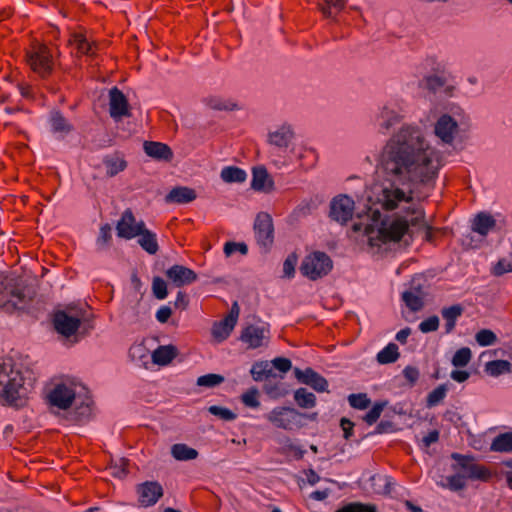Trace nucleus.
Listing matches in <instances>:
<instances>
[{
	"mask_svg": "<svg viewBox=\"0 0 512 512\" xmlns=\"http://www.w3.org/2000/svg\"><path fill=\"white\" fill-rule=\"evenodd\" d=\"M379 162L388 182L380 198L385 210L412 201V185L434 182L443 166L441 153L431 146L416 124H403L387 140Z\"/></svg>",
	"mask_w": 512,
	"mask_h": 512,
	"instance_id": "nucleus-1",
	"label": "nucleus"
},
{
	"mask_svg": "<svg viewBox=\"0 0 512 512\" xmlns=\"http://www.w3.org/2000/svg\"><path fill=\"white\" fill-rule=\"evenodd\" d=\"M30 371H21L12 358L0 359V403L20 407L24 405L28 387H31Z\"/></svg>",
	"mask_w": 512,
	"mask_h": 512,
	"instance_id": "nucleus-2",
	"label": "nucleus"
},
{
	"mask_svg": "<svg viewBox=\"0 0 512 512\" xmlns=\"http://www.w3.org/2000/svg\"><path fill=\"white\" fill-rule=\"evenodd\" d=\"M380 218L381 213L379 211H374L372 214V223L365 225L362 223H355L353 225V230L358 232L363 228L369 245L377 247L389 242L400 241L408 231L409 221L403 217H396L393 219Z\"/></svg>",
	"mask_w": 512,
	"mask_h": 512,
	"instance_id": "nucleus-3",
	"label": "nucleus"
},
{
	"mask_svg": "<svg viewBox=\"0 0 512 512\" xmlns=\"http://www.w3.org/2000/svg\"><path fill=\"white\" fill-rule=\"evenodd\" d=\"M35 296L33 288L22 284H11L0 275V308L8 313L25 309Z\"/></svg>",
	"mask_w": 512,
	"mask_h": 512,
	"instance_id": "nucleus-4",
	"label": "nucleus"
},
{
	"mask_svg": "<svg viewBox=\"0 0 512 512\" xmlns=\"http://www.w3.org/2000/svg\"><path fill=\"white\" fill-rule=\"evenodd\" d=\"M405 118V113L401 105L394 101H389L378 108L372 123L375 129L383 135H386L392 127L400 123Z\"/></svg>",
	"mask_w": 512,
	"mask_h": 512,
	"instance_id": "nucleus-5",
	"label": "nucleus"
},
{
	"mask_svg": "<svg viewBox=\"0 0 512 512\" xmlns=\"http://www.w3.org/2000/svg\"><path fill=\"white\" fill-rule=\"evenodd\" d=\"M26 60L31 70L41 78L51 75L54 61L50 49L44 44H34L26 52Z\"/></svg>",
	"mask_w": 512,
	"mask_h": 512,
	"instance_id": "nucleus-6",
	"label": "nucleus"
},
{
	"mask_svg": "<svg viewBox=\"0 0 512 512\" xmlns=\"http://www.w3.org/2000/svg\"><path fill=\"white\" fill-rule=\"evenodd\" d=\"M451 458L455 461L452 469L462 474L466 480L487 481L491 477L490 471L485 466L476 463L473 456L452 453Z\"/></svg>",
	"mask_w": 512,
	"mask_h": 512,
	"instance_id": "nucleus-7",
	"label": "nucleus"
},
{
	"mask_svg": "<svg viewBox=\"0 0 512 512\" xmlns=\"http://www.w3.org/2000/svg\"><path fill=\"white\" fill-rule=\"evenodd\" d=\"M332 267L331 258L324 252L316 251L303 259L300 272L310 280H317L327 275Z\"/></svg>",
	"mask_w": 512,
	"mask_h": 512,
	"instance_id": "nucleus-8",
	"label": "nucleus"
},
{
	"mask_svg": "<svg viewBox=\"0 0 512 512\" xmlns=\"http://www.w3.org/2000/svg\"><path fill=\"white\" fill-rule=\"evenodd\" d=\"M265 418L277 428L294 430L303 426L304 414L291 407H276Z\"/></svg>",
	"mask_w": 512,
	"mask_h": 512,
	"instance_id": "nucleus-9",
	"label": "nucleus"
},
{
	"mask_svg": "<svg viewBox=\"0 0 512 512\" xmlns=\"http://www.w3.org/2000/svg\"><path fill=\"white\" fill-rule=\"evenodd\" d=\"M354 200L347 195H338L330 202L329 217L331 220L345 225L350 221L354 214Z\"/></svg>",
	"mask_w": 512,
	"mask_h": 512,
	"instance_id": "nucleus-10",
	"label": "nucleus"
},
{
	"mask_svg": "<svg viewBox=\"0 0 512 512\" xmlns=\"http://www.w3.org/2000/svg\"><path fill=\"white\" fill-rule=\"evenodd\" d=\"M459 133V121L455 115L444 113L434 124V134L444 144H452Z\"/></svg>",
	"mask_w": 512,
	"mask_h": 512,
	"instance_id": "nucleus-11",
	"label": "nucleus"
},
{
	"mask_svg": "<svg viewBox=\"0 0 512 512\" xmlns=\"http://www.w3.org/2000/svg\"><path fill=\"white\" fill-rule=\"evenodd\" d=\"M77 390L74 383H59L49 393L48 399L52 406L66 410L76 400Z\"/></svg>",
	"mask_w": 512,
	"mask_h": 512,
	"instance_id": "nucleus-12",
	"label": "nucleus"
},
{
	"mask_svg": "<svg viewBox=\"0 0 512 512\" xmlns=\"http://www.w3.org/2000/svg\"><path fill=\"white\" fill-rule=\"evenodd\" d=\"M144 225V221H136L131 209H126L116 224L117 236L127 240L133 239L142 232Z\"/></svg>",
	"mask_w": 512,
	"mask_h": 512,
	"instance_id": "nucleus-13",
	"label": "nucleus"
},
{
	"mask_svg": "<svg viewBox=\"0 0 512 512\" xmlns=\"http://www.w3.org/2000/svg\"><path fill=\"white\" fill-rule=\"evenodd\" d=\"M254 232L259 245L268 247L273 243L274 227L272 218L268 213L261 212L256 216Z\"/></svg>",
	"mask_w": 512,
	"mask_h": 512,
	"instance_id": "nucleus-14",
	"label": "nucleus"
},
{
	"mask_svg": "<svg viewBox=\"0 0 512 512\" xmlns=\"http://www.w3.org/2000/svg\"><path fill=\"white\" fill-rule=\"evenodd\" d=\"M52 322L56 332L66 338L75 335L81 325L80 318L62 310L54 313Z\"/></svg>",
	"mask_w": 512,
	"mask_h": 512,
	"instance_id": "nucleus-15",
	"label": "nucleus"
},
{
	"mask_svg": "<svg viewBox=\"0 0 512 512\" xmlns=\"http://www.w3.org/2000/svg\"><path fill=\"white\" fill-rule=\"evenodd\" d=\"M138 501L143 507L155 505L163 496V488L157 481H146L137 486Z\"/></svg>",
	"mask_w": 512,
	"mask_h": 512,
	"instance_id": "nucleus-16",
	"label": "nucleus"
},
{
	"mask_svg": "<svg viewBox=\"0 0 512 512\" xmlns=\"http://www.w3.org/2000/svg\"><path fill=\"white\" fill-rule=\"evenodd\" d=\"M269 339L268 325H248L245 327L240 336V340L248 345L251 349H256L264 345Z\"/></svg>",
	"mask_w": 512,
	"mask_h": 512,
	"instance_id": "nucleus-17",
	"label": "nucleus"
},
{
	"mask_svg": "<svg viewBox=\"0 0 512 512\" xmlns=\"http://www.w3.org/2000/svg\"><path fill=\"white\" fill-rule=\"evenodd\" d=\"M109 113L113 119L130 116L128 100L117 87L109 91Z\"/></svg>",
	"mask_w": 512,
	"mask_h": 512,
	"instance_id": "nucleus-18",
	"label": "nucleus"
},
{
	"mask_svg": "<svg viewBox=\"0 0 512 512\" xmlns=\"http://www.w3.org/2000/svg\"><path fill=\"white\" fill-rule=\"evenodd\" d=\"M294 374L300 383L309 385L317 392H324L327 390V380L312 368H306L305 370L295 368Z\"/></svg>",
	"mask_w": 512,
	"mask_h": 512,
	"instance_id": "nucleus-19",
	"label": "nucleus"
},
{
	"mask_svg": "<svg viewBox=\"0 0 512 512\" xmlns=\"http://www.w3.org/2000/svg\"><path fill=\"white\" fill-rule=\"evenodd\" d=\"M166 277L176 286L189 285L197 280V274L183 265H173L165 272Z\"/></svg>",
	"mask_w": 512,
	"mask_h": 512,
	"instance_id": "nucleus-20",
	"label": "nucleus"
},
{
	"mask_svg": "<svg viewBox=\"0 0 512 512\" xmlns=\"http://www.w3.org/2000/svg\"><path fill=\"white\" fill-rule=\"evenodd\" d=\"M49 125L52 133L56 134L59 139H63L74 130L73 125L57 110L50 113Z\"/></svg>",
	"mask_w": 512,
	"mask_h": 512,
	"instance_id": "nucleus-21",
	"label": "nucleus"
},
{
	"mask_svg": "<svg viewBox=\"0 0 512 512\" xmlns=\"http://www.w3.org/2000/svg\"><path fill=\"white\" fill-rule=\"evenodd\" d=\"M294 138V131L291 125L283 124L275 131H272L268 135V141L270 144L286 149Z\"/></svg>",
	"mask_w": 512,
	"mask_h": 512,
	"instance_id": "nucleus-22",
	"label": "nucleus"
},
{
	"mask_svg": "<svg viewBox=\"0 0 512 512\" xmlns=\"http://www.w3.org/2000/svg\"><path fill=\"white\" fill-rule=\"evenodd\" d=\"M495 226L496 220L492 215L480 212L472 220L471 229L481 236V242Z\"/></svg>",
	"mask_w": 512,
	"mask_h": 512,
	"instance_id": "nucleus-23",
	"label": "nucleus"
},
{
	"mask_svg": "<svg viewBox=\"0 0 512 512\" xmlns=\"http://www.w3.org/2000/svg\"><path fill=\"white\" fill-rule=\"evenodd\" d=\"M144 151L149 157L158 161L169 162L173 158L171 148L167 144L161 142L146 141L144 143Z\"/></svg>",
	"mask_w": 512,
	"mask_h": 512,
	"instance_id": "nucleus-24",
	"label": "nucleus"
},
{
	"mask_svg": "<svg viewBox=\"0 0 512 512\" xmlns=\"http://www.w3.org/2000/svg\"><path fill=\"white\" fill-rule=\"evenodd\" d=\"M273 180L269 177L264 166L254 167L252 170L251 188L255 191L269 192L273 189Z\"/></svg>",
	"mask_w": 512,
	"mask_h": 512,
	"instance_id": "nucleus-25",
	"label": "nucleus"
},
{
	"mask_svg": "<svg viewBox=\"0 0 512 512\" xmlns=\"http://www.w3.org/2000/svg\"><path fill=\"white\" fill-rule=\"evenodd\" d=\"M68 43L70 46L75 47L78 55H86L89 57L96 55L98 46L95 42L89 41L82 33L72 34Z\"/></svg>",
	"mask_w": 512,
	"mask_h": 512,
	"instance_id": "nucleus-26",
	"label": "nucleus"
},
{
	"mask_svg": "<svg viewBox=\"0 0 512 512\" xmlns=\"http://www.w3.org/2000/svg\"><path fill=\"white\" fill-rule=\"evenodd\" d=\"M197 195L194 189L186 186L173 188L166 196V203L186 204L194 201Z\"/></svg>",
	"mask_w": 512,
	"mask_h": 512,
	"instance_id": "nucleus-27",
	"label": "nucleus"
},
{
	"mask_svg": "<svg viewBox=\"0 0 512 512\" xmlns=\"http://www.w3.org/2000/svg\"><path fill=\"white\" fill-rule=\"evenodd\" d=\"M103 164L106 168V175L114 177L127 168V161L120 153H113L106 155L103 158Z\"/></svg>",
	"mask_w": 512,
	"mask_h": 512,
	"instance_id": "nucleus-28",
	"label": "nucleus"
},
{
	"mask_svg": "<svg viewBox=\"0 0 512 512\" xmlns=\"http://www.w3.org/2000/svg\"><path fill=\"white\" fill-rule=\"evenodd\" d=\"M463 308L460 304H455L450 307H444L441 310V316L445 321L444 328L445 334H450L455 329L458 318L462 315Z\"/></svg>",
	"mask_w": 512,
	"mask_h": 512,
	"instance_id": "nucleus-29",
	"label": "nucleus"
},
{
	"mask_svg": "<svg viewBox=\"0 0 512 512\" xmlns=\"http://www.w3.org/2000/svg\"><path fill=\"white\" fill-rule=\"evenodd\" d=\"M402 301L412 312H418L425 305L424 296L420 289L406 290L401 295Z\"/></svg>",
	"mask_w": 512,
	"mask_h": 512,
	"instance_id": "nucleus-30",
	"label": "nucleus"
},
{
	"mask_svg": "<svg viewBox=\"0 0 512 512\" xmlns=\"http://www.w3.org/2000/svg\"><path fill=\"white\" fill-rule=\"evenodd\" d=\"M141 230L142 232L137 236L139 237L138 244L150 255H155L159 250L156 234L147 229L146 225H144V228Z\"/></svg>",
	"mask_w": 512,
	"mask_h": 512,
	"instance_id": "nucleus-31",
	"label": "nucleus"
},
{
	"mask_svg": "<svg viewBox=\"0 0 512 512\" xmlns=\"http://www.w3.org/2000/svg\"><path fill=\"white\" fill-rule=\"evenodd\" d=\"M250 372L255 381L265 380V382H267L271 378H277V374L275 373L272 365L268 361L256 362L252 366Z\"/></svg>",
	"mask_w": 512,
	"mask_h": 512,
	"instance_id": "nucleus-32",
	"label": "nucleus"
},
{
	"mask_svg": "<svg viewBox=\"0 0 512 512\" xmlns=\"http://www.w3.org/2000/svg\"><path fill=\"white\" fill-rule=\"evenodd\" d=\"M177 349L172 345L159 346L152 353V361L157 365H167L169 364L176 356Z\"/></svg>",
	"mask_w": 512,
	"mask_h": 512,
	"instance_id": "nucleus-33",
	"label": "nucleus"
},
{
	"mask_svg": "<svg viewBox=\"0 0 512 512\" xmlns=\"http://www.w3.org/2000/svg\"><path fill=\"white\" fill-rule=\"evenodd\" d=\"M203 101L207 107L216 111H233L239 108L233 100L220 96H208Z\"/></svg>",
	"mask_w": 512,
	"mask_h": 512,
	"instance_id": "nucleus-34",
	"label": "nucleus"
},
{
	"mask_svg": "<svg viewBox=\"0 0 512 512\" xmlns=\"http://www.w3.org/2000/svg\"><path fill=\"white\" fill-rule=\"evenodd\" d=\"M220 177L225 183H243L247 173L237 166H226L221 170Z\"/></svg>",
	"mask_w": 512,
	"mask_h": 512,
	"instance_id": "nucleus-35",
	"label": "nucleus"
},
{
	"mask_svg": "<svg viewBox=\"0 0 512 512\" xmlns=\"http://www.w3.org/2000/svg\"><path fill=\"white\" fill-rule=\"evenodd\" d=\"M265 393L273 398L278 399L286 396L289 393L288 386L281 380L271 378L264 384Z\"/></svg>",
	"mask_w": 512,
	"mask_h": 512,
	"instance_id": "nucleus-36",
	"label": "nucleus"
},
{
	"mask_svg": "<svg viewBox=\"0 0 512 512\" xmlns=\"http://www.w3.org/2000/svg\"><path fill=\"white\" fill-rule=\"evenodd\" d=\"M319 4L320 10L325 18H331L337 21L336 14L342 11L346 5V0H322Z\"/></svg>",
	"mask_w": 512,
	"mask_h": 512,
	"instance_id": "nucleus-37",
	"label": "nucleus"
},
{
	"mask_svg": "<svg viewBox=\"0 0 512 512\" xmlns=\"http://www.w3.org/2000/svg\"><path fill=\"white\" fill-rule=\"evenodd\" d=\"M494 452L509 453L512 451V432H505L497 435L490 446Z\"/></svg>",
	"mask_w": 512,
	"mask_h": 512,
	"instance_id": "nucleus-38",
	"label": "nucleus"
},
{
	"mask_svg": "<svg viewBox=\"0 0 512 512\" xmlns=\"http://www.w3.org/2000/svg\"><path fill=\"white\" fill-rule=\"evenodd\" d=\"M400 357L398 346L395 343H389L376 355L379 364H391L396 362Z\"/></svg>",
	"mask_w": 512,
	"mask_h": 512,
	"instance_id": "nucleus-39",
	"label": "nucleus"
},
{
	"mask_svg": "<svg viewBox=\"0 0 512 512\" xmlns=\"http://www.w3.org/2000/svg\"><path fill=\"white\" fill-rule=\"evenodd\" d=\"M235 325L236 323L229 321V318L226 316L223 320L214 323L212 334L216 339L223 341L229 337Z\"/></svg>",
	"mask_w": 512,
	"mask_h": 512,
	"instance_id": "nucleus-40",
	"label": "nucleus"
},
{
	"mask_svg": "<svg viewBox=\"0 0 512 512\" xmlns=\"http://www.w3.org/2000/svg\"><path fill=\"white\" fill-rule=\"evenodd\" d=\"M171 454L176 460L189 461L197 458L198 451L186 444L178 443L171 447Z\"/></svg>",
	"mask_w": 512,
	"mask_h": 512,
	"instance_id": "nucleus-41",
	"label": "nucleus"
},
{
	"mask_svg": "<svg viewBox=\"0 0 512 512\" xmlns=\"http://www.w3.org/2000/svg\"><path fill=\"white\" fill-rule=\"evenodd\" d=\"M511 368L512 365L507 360H493L487 362L485 365V371L493 377L510 373L512 371Z\"/></svg>",
	"mask_w": 512,
	"mask_h": 512,
	"instance_id": "nucleus-42",
	"label": "nucleus"
},
{
	"mask_svg": "<svg viewBox=\"0 0 512 512\" xmlns=\"http://www.w3.org/2000/svg\"><path fill=\"white\" fill-rule=\"evenodd\" d=\"M294 400L301 408L309 409L316 405V397L306 388H299L294 392Z\"/></svg>",
	"mask_w": 512,
	"mask_h": 512,
	"instance_id": "nucleus-43",
	"label": "nucleus"
},
{
	"mask_svg": "<svg viewBox=\"0 0 512 512\" xmlns=\"http://www.w3.org/2000/svg\"><path fill=\"white\" fill-rule=\"evenodd\" d=\"M446 83L447 79L444 76L429 75L423 78L421 81V86L425 87L431 92L436 93L445 87Z\"/></svg>",
	"mask_w": 512,
	"mask_h": 512,
	"instance_id": "nucleus-44",
	"label": "nucleus"
},
{
	"mask_svg": "<svg viewBox=\"0 0 512 512\" xmlns=\"http://www.w3.org/2000/svg\"><path fill=\"white\" fill-rule=\"evenodd\" d=\"M336 512H378L376 505L362 502H350L343 505Z\"/></svg>",
	"mask_w": 512,
	"mask_h": 512,
	"instance_id": "nucleus-45",
	"label": "nucleus"
},
{
	"mask_svg": "<svg viewBox=\"0 0 512 512\" xmlns=\"http://www.w3.org/2000/svg\"><path fill=\"white\" fill-rule=\"evenodd\" d=\"M448 391L447 384H441L433 389L427 396L426 405L427 407H434L438 405L446 397Z\"/></svg>",
	"mask_w": 512,
	"mask_h": 512,
	"instance_id": "nucleus-46",
	"label": "nucleus"
},
{
	"mask_svg": "<svg viewBox=\"0 0 512 512\" xmlns=\"http://www.w3.org/2000/svg\"><path fill=\"white\" fill-rule=\"evenodd\" d=\"M472 358V352L468 347L458 349L452 357L451 363L454 367H465Z\"/></svg>",
	"mask_w": 512,
	"mask_h": 512,
	"instance_id": "nucleus-47",
	"label": "nucleus"
},
{
	"mask_svg": "<svg viewBox=\"0 0 512 512\" xmlns=\"http://www.w3.org/2000/svg\"><path fill=\"white\" fill-rule=\"evenodd\" d=\"M444 487L454 492L461 491L466 487V479L462 474L456 472L454 475L446 477V484H444Z\"/></svg>",
	"mask_w": 512,
	"mask_h": 512,
	"instance_id": "nucleus-48",
	"label": "nucleus"
},
{
	"mask_svg": "<svg viewBox=\"0 0 512 512\" xmlns=\"http://www.w3.org/2000/svg\"><path fill=\"white\" fill-rule=\"evenodd\" d=\"M386 405L387 402H376L372 408L362 417L363 421L368 425L376 423Z\"/></svg>",
	"mask_w": 512,
	"mask_h": 512,
	"instance_id": "nucleus-49",
	"label": "nucleus"
},
{
	"mask_svg": "<svg viewBox=\"0 0 512 512\" xmlns=\"http://www.w3.org/2000/svg\"><path fill=\"white\" fill-rule=\"evenodd\" d=\"M348 402L352 408L364 410L371 404L370 398L365 393L351 394L348 396Z\"/></svg>",
	"mask_w": 512,
	"mask_h": 512,
	"instance_id": "nucleus-50",
	"label": "nucleus"
},
{
	"mask_svg": "<svg viewBox=\"0 0 512 512\" xmlns=\"http://www.w3.org/2000/svg\"><path fill=\"white\" fill-rule=\"evenodd\" d=\"M224 382V377L219 374H206L197 378V385L200 387H216Z\"/></svg>",
	"mask_w": 512,
	"mask_h": 512,
	"instance_id": "nucleus-51",
	"label": "nucleus"
},
{
	"mask_svg": "<svg viewBox=\"0 0 512 512\" xmlns=\"http://www.w3.org/2000/svg\"><path fill=\"white\" fill-rule=\"evenodd\" d=\"M475 339L480 346H490L497 341L496 334L489 329H482L475 335Z\"/></svg>",
	"mask_w": 512,
	"mask_h": 512,
	"instance_id": "nucleus-52",
	"label": "nucleus"
},
{
	"mask_svg": "<svg viewBox=\"0 0 512 512\" xmlns=\"http://www.w3.org/2000/svg\"><path fill=\"white\" fill-rule=\"evenodd\" d=\"M111 239V226L109 224L101 226L99 236L96 240L97 249L103 250L106 247H108L111 242Z\"/></svg>",
	"mask_w": 512,
	"mask_h": 512,
	"instance_id": "nucleus-53",
	"label": "nucleus"
},
{
	"mask_svg": "<svg viewBox=\"0 0 512 512\" xmlns=\"http://www.w3.org/2000/svg\"><path fill=\"white\" fill-rule=\"evenodd\" d=\"M152 292L155 298L163 300L168 295L167 284L161 277H154L152 281Z\"/></svg>",
	"mask_w": 512,
	"mask_h": 512,
	"instance_id": "nucleus-54",
	"label": "nucleus"
},
{
	"mask_svg": "<svg viewBox=\"0 0 512 512\" xmlns=\"http://www.w3.org/2000/svg\"><path fill=\"white\" fill-rule=\"evenodd\" d=\"M208 411L212 415L217 416L220 419L225 420V421H232V420L236 419V414L234 412H232L230 409L225 408V407L213 405L208 408Z\"/></svg>",
	"mask_w": 512,
	"mask_h": 512,
	"instance_id": "nucleus-55",
	"label": "nucleus"
},
{
	"mask_svg": "<svg viewBox=\"0 0 512 512\" xmlns=\"http://www.w3.org/2000/svg\"><path fill=\"white\" fill-rule=\"evenodd\" d=\"M243 404L250 408H258L260 402L258 400V390L251 388L241 396Z\"/></svg>",
	"mask_w": 512,
	"mask_h": 512,
	"instance_id": "nucleus-56",
	"label": "nucleus"
},
{
	"mask_svg": "<svg viewBox=\"0 0 512 512\" xmlns=\"http://www.w3.org/2000/svg\"><path fill=\"white\" fill-rule=\"evenodd\" d=\"M418 328L422 333H430L436 331L439 328L438 316L433 315L426 318L419 324Z\"/></svg>",
	"mask_w": 512,
	"mask_h": 512,
	"instance_id": "nucleus-57",
	"label": "nucleus"
},
{
	"mask_svg": "<svg viewBox=\"0 0 512 512\" xmlns=\"http://www.w3.org/2000/svg\"><path fill=\"white\" fill-rule=\"evenodd\" d=\"M240 252L242 255H246L248 252V247L245 243H237V242H226L224 245V253L227 257H230L235 252Z\"/></svg>",
	"mask_w": 512,
	"mask_h": 512,
	"instance_id": "nucleus-58",
	"label": "nucleus"
},
{
	"mask_svg": "<svg viewBox=\"0 0 512 512\" xmlns=\"http://www.w3.org/2000/svg\"><path fill=\"white\" fill-rule=\"evenodd\" d=\"M272 367L282 373H287L292 368V362L288 358L277 357L271 361Z\"/></svg>",
	"mask_w": 512,
	"mask_h": 512,
	"instance_id": "nucleus-59",
	"label": "nucleus"
},
{
	"mask_svg": "<svg viewBox=\"0 0 512 512\" xmlns=\"http://www.w3.org/2000/svg\"><path fill=\"white\" fill-rule=\"evenodd\" d=\"M297 258L294 255H290L286 258L283 263V274L287 278H292L295 274V265Z\"/></svg>",
	"mask_w": 512,
	"mask_h": 512,
	"instance_id": "nucleus-60",
	"label": "nucleus"
},
{
	"mask_svg": "<svg viewBox=\"0 0 512 512\" xmlns=\"http://www.w3.org/2000/svg\"><path fill=\"white\" fill-rule=\"evenodd\" d=\"M507 272H512V260L501 259L493 268V273L496 276L503 275Z\"/></svg>",
	"mask_w": 512,
	"mask_h": 512,
	"instance_id": "nucleus-61",
	"label": "nucleus"
},
{
	"mask_svg": "<svg viewBox=\"0 0 512 512\" xmlns=\"http://www.w3.org/2000/svg\"><path fill=\"white\" fill-rule=\"evenodd\" d=\"M340 426L343 430L344 438L349 440L353 436L355 424L348 418L343 417L340 420Z\"/></svg>",
	"mask_w": 512,
	"mask_h": 512,
	"instance_id": "nucleus-62",
	"label": "nucleus"
},
{
	"mask_svg": "<svg viewBox=\"0 0 512 512\" xmlns=\"http://www.w3.org/2000/svg\"><path fill=\"white\" fill-rule=\"evenodd\" d=\"M403 375L411 385H414L419 378V370L416 367L407 366L403 370Z\"/></svg>",
	"mask_w": 512,
	"mask_h": 512,
	"instance_id": "nucleus-63",
	"label": "nucleus"
},
{
	"mask_svg": "<svg viewBox=\"0 0 512 512\" xmlns=\"http://www.w3.org/2000/svg\"><path fill=\"white\" fill-rule=\"evenodd\" d=\"M172 315V310L169 306H161L156 312V319L160 323H166Z\"/></svg>",
	"mask_w": 512,
	"mask_h": 512,
	"instance_id": "nucleus-64",
	"label": "nucleus"
}]
</instances>
